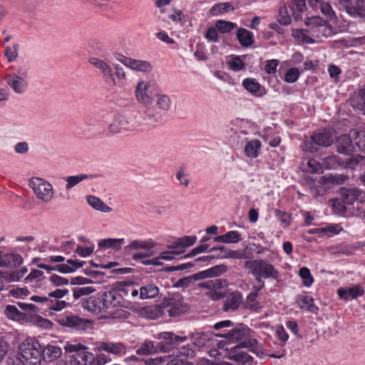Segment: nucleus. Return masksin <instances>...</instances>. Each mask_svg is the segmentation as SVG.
<instances>
[{
    "label": "nucleus",
    "instance_id": "obj_1",
    "mask_svg": "<svg viewBox=\"0 0 365 365\" xmlns=\"http://www.w3.org/2000/svg\"><path fill=\"white\" fill-rule=\"evenodd\" d=\"M146 130L145 119L138 113L117 115L108 125V133L112 135L143 133Z\"/></svg>",
    "mask_w": 365,
    "mask_h": 365
},
{
    "label": "nucleus",
    "instance_id": "obj_2",
    "mask_svg": "<svg viewBox=\"0 0 365 365\" xmlns=\"http://www.w3.org/2000/svg\"><path fill=\"white\" fill-rule=\"evenodd\" d=\"M18 352L27 365H39L42 360V347L38 340L28 338L19 347Z\"/></svg>",
    "mask_w": 365,
    "mask_h": 365
},
{
    "label": "nucleus",
    "instance_id": "obj_3",
    "mask_svg": "<svg viewBox=\"0 0 365 365\" xmlns=\"http://www.w3.org/2000/svg\"><path fill=\"white\" fill-rule=\"evenodd\" d=\"M103 304L105 312L115 318L124 316L125 311L123 307H125V301L111 287V289L105 292L102 295Z\"/></svg>",
    "mask_w": 365,
    "mask_h": 365
},
{
    "label": "nucleus",
    "instance_id": "obj_4",
    "mask_svg": "<svg viewBox=\"0 0 365 365\" xmlns=\"http://www.w3.org/2000/svg\"><path fill=\"white\" fill-rule=\"evenodd\" d=\"M225 336L232 342H239L234 348L245 347L252 351L257 348V340L250 337V329L246 327L234 329L225 334Z\"/></svg>",
    "mask_w": 365,
    "mask_h": 365
},
{
    "label": "nucleus",
    "instance_id": "obj_5",
    "mask_svg": "<svg viewBox=\"0 0 365 365\" xmlns=\"http://www.w3.org/2000/svg\"><path fill=\"white\" fill-rule=\"evenodd\" d=\"M29 185L32 189L37 199L43 202H51L54 197V189L53 185L47 180L41 178H32Z\"/></svg>",
    "mask_w": 365,
    "mask_h": 365
},
{
    "label": "nucleus",
    "instance_id": "obj_6",
    "mask_svg": "<svg viewBox=\"0 0 365 365\" xmlns=\"http://www.w3.org/2000/svg\"><path fill=\"white\" fill-rule=\"evenodd\" d=\"M245 267L250 269L252 274H258L264 278H276L277 272L273 265L263 259L246 261Z\"/></svg>",
    "mask_w": 365,
    "mask_h": 365
},
{
    "label": "nucleus",
    "instance_id": "obj_7",
    "mask_svg": "<svg viewBox=\"0 0 365 365\" xmlns=\"http://www.w3.org/2000/svg\"><path fill=\"white\" fill-rule=\"evenodd\" d=\"M66 352H74L70 356L69 361L71 365H88V359L91 357V352L86 351L87 347L81 344H66L64 346Z\"/></svg>",
    "mask_w": 365,
    "mask_h": 365
},
{
    "label": "nucleus",
    "instance_id": "obj_8",
    "mask_svg": "<svg viewBox=\"0 0 365 365\" xmlns=\"http://www.w3.org/2000/svg\"><path fill=\"white\" fill-rule=\"evenodd\" d=\"M165 307L168 314L172 317H178L187 312L189 307L184 302L181 295L176 294L168 298L165 302Z\"/></svg>",
    "mask_w": 365,
    "mask_h": 365
},
{
    "label": "nucleus",
    "instance_id": "obj_9",
    "mask_svg": "<svg viewBox=\"0 0 365 365\" xmlns=\"http://www.w3.org/2000/svg\"><path fill=\"white\" fill-rule=\"evenodd\" d=\"M116 59L125 67L136 72L149 73L153 70L152 64L148 61L132 58L123 55H120Z\"/></svg>",
    "mask_w": 365,
    "mask_h": 365
},
{
    "label": "nucleus",
    "instance_id": "obj_10",
    "mask_svg": "<svg viewBox=\"0 0 365 365\" xmlns=\"http://www.w3.org/2000/svg\"><path fill=\"white\" fill-rule=\"evenodd\" d=\"M306 25L309 27L312 34L317 38L328 36L331 32V28L319 16L308 18L306 21Z\"/></svg>",
    "mask_w": 365,
    "mask_h": 365
},
{
    "label": "nucleus",
    "instance_id": "obj_11",
    "mask_svg": "<svg viewBox=\"0 0 365 365\" xmlns=\"http://www.w3.org/2000/svg\"><path fill=\"white\" fill-rule=\"evenodd\" d=\"M88 62L101 72L103 78L106 81L113 85L116 84L113 67L108 61L97 57H91L88 59Z\"/></svg>",
    "mask_w": 365,
    "mask_h": 365
},
{
    "label": "nucleus",
    "instance_id": "obj_12",
    "mask_svg": "<svg viewBox=\"0 0 365 365\" xmlns=\"http://www.w3.org/2000/svg\"><path fill=\"white\" fill-rule=\"evenodd\" d=\"M158 339H163L164 341L160 342V351L166 352L173 346L179 345L182 342L187 341V336H180L174 334L173 332L165 331L158 334Z\"/></svg>",
    "mask_w": 365,
    "mask_h": 365
},
{
    "label": "nucleus",
    "instance_id": "obj_13",
    "mask_svg": "<svg viewBox=\"0 0 365 365\" xmlns=\"http://www.w3.org/2000/svg\"><path fill=\"white\" fill-rule=\"evenodd\" d=\"M361 138V134L356 130H351L349 135H340L336 140L337 151L345 155H350L353 151V145L351 138Z\"/></svg>",
    "mask_w": 365,
    "mask_h": 365
},
{
    "label": "nucleus",
    "instance_id": "obj_14",
    "mask_svg": "<svg viewBox=\"0 0 365 365\" xmlns=\"http://www.w3.org/2000/svg\"><path fill=\"white\" fill-rule=\"evenodd\" d=\"M150 81H140L135 87V97L138 102L145 106H149L153 102V98L150 93Z\"/></svg>",
    "mask_w": 365,
    "mask_h": 365
},
{
    "label": "nucleus",
    "instance_id": "obj_15",
    "mask_svg": "<svg viewBox=\"0 0 365 365\" xmlns=\"http://www.w3.org/2000/svg\"><path fill=\"white\" fill-rule=\"evenodd\" d=\"M351 16H365V0H339Z\"/></svg>",
    "mask_w": 365,
    "mask_h": 365
},
{
    "label": "nucleus",
    "instance_id": "obj_16",
    "mask_svg": "<svg viewBox=\"0 0 365 365\" xmlns=\"http://www.w3.org/2000/svg\"><path fill=\"white\" fill-rule=\"evenodd\" d=\"M95 349L117 356H123L127 352V346L122 342L100 341L96 344Z\"/></svg>",
    "mask_w": 365,
    "mask_h": 365
},
{
    "label": "nucleus",
    "instance_id": "obj_17",
    "mask_svg": "<svg viewBox=\"0 0 365 365\" xmlns=\"http://www.w3.org/2000/svg\"><path fill=\"white\" fill-rule=\"evenodd\" d=\"M31 300L45 305L48 309L56 312L61 311L66 307L68 303L64 300L54 299L49 296L41 297L34 295L31 297Z\"/></svg>",
    "mask_w": 365,
    "mask_h": 365
},
{
    "label": "nucleus",
    "instance_id": "obj_18",
    "mask_svg": "<svg viewBox=\"0 0 365 365\" xmlns=\"http://www.w3.org/2000/svg\"><path fill=\"white\" fill-rule=\"evenodd\" d=\"M341 195L344 207L353 205L355 202L358 203L364 202V194L357 188L342 189Z\"/></svg>",
    "mask_w": 365,
    "mask_h": 365
},
{
    "label": "nucleus",
    "instance_id": "obj_19",
    "mask_svg": "<svg viewBox=\"0 0 365 365\" xmlns=\"http://www.w3.org/2000/svg\"><path fill=\"white\" fill-rule=\"evenodd\" d=\"M9 86L18 94L24 93L28 88L27 80L16 73H11L6 76Z\"/></svg>",
    "mask_w": 365,
    "mask_h": 365
},
{
    "label": "nucleus",
    "instance_id": "obj_20",
    "mask_svg": "<svg viewBox=\"0 0 365 365\" xmlns=\"http://www.w3.org/2000/svg\"><path fill=\"white\" fill-rule=\"evenodd\" d=\"M84 262L74 260V259H68L66 263L57 264L56 266H51L46 264V268L45 270L47 271H58L63 274H68L72 273L76 271L78 269L82 267L84 264Z\"/></svg>",
    "mask_w": 365,
    "mask_h": 365
},
{
    "label": "nucleus",
    "instance_id": "obj_21",
    "mask_svg": "<svg viewBox=\"0 0 365 365\" xmlns=\"http://www.w3.org/2000/svg\"><path fill=\"white\" fill-rule=\"evenodd\" d=\"M364 290L359 284H355L349 287H340L337 290L339 297L345 301H350L356 299L364 294Z\"/></svg>",
    "mask_w": 365,
    "mask_h": 365
},
{
    "label": "nucleus",
    "instance_id": "obj_22",
    "mask_svg": "<svg viewBox=\"0 0 365 365\" xmlns=\"http://www.w3.org/2000/svg\"><path fill=\"white\" fill-rule=\"evenodd\" d=\"M60 324L76 330L85 329L89 323L88 320L81 319L76 315H67L58 320Z\"/></svg>",
    "mask_w": 365,
    "mask_h": 365
},
{
    "label": "nucleus",
    "instance_id": "obj_23",
    "mask_svg": "<svg viewBox=\"0 0 365 365\" xmlns=\"http://www.w3.org/2000/svg\"><path fill=\"white\" fill-rule=\"evenodd\" d=\"M82 307L84 309L94 314L105 312L104 308L102 307H103L102 298L90 297L82 302Z\"/></svg>",
    "mask_w": 365,
    "mask_h": 365
},
{
    "label": "nucleus",
    "instance_id": "obj_24",
    "mask_svg": "<svg viewBox=\"0 0 365 365\" xmlns=\"http://www.w3.org/2000/svg\"><path fill=\"white\" fill-rule=\"evenodd\" d=\"M242 296L240 292H232L225 300L222 307L225 312H234L242 303Z\"/></svg>",
    "mask_w": 365,
    "mask_h": 365
},
{
    "label": "nucleus",
    "instance_id": "obj_25",
    "mask_svg": "<svg viewBox=\"0 0 365 365\" xmlns=\"http://www.w3.org/2000/svg\"><path fill=\"white\" fill-rule=\"evenodd\" d=\"M242 86L249 93L255 96L262 97L265 94L264 89H262L260 84L254 78H245Z\"/></svg>",
    "mask_w": 365,
    "mask_h": 365
},
{
    "label": "nucleus",
    "instance_id": "obj_26",
    "mask_svg": "<svg viewBox=\"0 0 365 365\" xmlns=\"http://www.w3.org/2000/svg\"><path fill=\"white\" fill-rule=\"evenodd\" d=\"M226 271V267L224 265L215 266L207 270L200 272L191 277H193V282L195 280L202 279L206 277H212L219 276Z\"/></svg>",
    "mask_w": 365,
    "mask_h": 365
},
{
    "label": "nucleus",
    "instance_id": "obj_27",
    "mask_svg": "<svg viewBox=\"0 0 365 365\" xmlns=\"http://www.w3.org/2000/svg\"><path fill=\"white\" fill-rule=\"evenodd\" d=\"M297 302L300 309L307 312L317 314L319 308L314 303V299L310 295H302L297 298Z\"/></svg>",
    "mask_w": 365,
    "mask_h": 365
},
{
    "label": "nucleus",
    "instance_id": "obj_28",
    "mask_svg": "<svg viewBox=\"0 0 365 365\" xmlns=\"http://www.w3.org/2000/svg\"><path fill=\"white\" fill-rule=\"evenodd\" d=\"M213 240L215 242L230 244L237 243L240 242L242 238L241 234L238 231L231 230L228 231L224 235L214 237Z\"/></svg>",
    "mask_w": 365,
    "mask_h": 365
},
{
    "label": "nucleus",
    "instance_id": "obj_29",
    "mask_svg": "<svg viewBox=\"0 0 365 365\" xmlns=\"http://www.w3.org/2000/svg\"><path fill=\"white\" fill-rule=\"evenodd\" d=\"M62 354L61 349L58 346L47 345L42 349V359L46 361H53Z\"/></svg>",
    "mask_w": 365,
    "mask_h": 365
},
{
    "label": "nucleus",
    "instance_id": "obj_30",
    "mask_svg": "<svg viewBox=\"0 0 365 365\" xmlns=\"http://www.w3.org/2000/svg\"><path fill=\"white\" fill-rule=\"evenodd\" d=\"M262 143L259 140L255 139L247 142L245 145L244 153L247 158H256L258 151L261 148Z\"/></svg>",
    "mask_w": 365,
    "mask_h": 365
},
{
    "label": "nucleus",
    "instance_id": "obj_31",
    "mask_svg": "<svg viewBox=\"0 0 365 365\" xmlns=\"http://www.w3.org/2000/svg\"><path fill=\"white\" fill-rule=\"evenodd\" d=\"M86 200L88 204L92 207L93 209L101 211L103 212H110L112 210V208L107 205H106L100 198L93 196V195H88L86 197Z\"/></svg>",
    "mask_w": 365,
    "mask_h": 365
},
{
    "label": "nucleus",
    "instance_id": "obj_32",
    "mask_svg": "<svg viewBox=\"0 0 365 365\" xmlns=\"http://www.w3.org/2000/svg\"><path fill=\"white\" fill-rule=\"evenodd\" d=\"M160 351L159 344L155 346L151 341H145L142 343L136 350L138 355H150L154 354Z\"/></svg>",
    "mask_w": 365,
    "mask_h": 365
},
{
    "label": "nucleus",
    "instance_id": "obj_33",
    "mask_svg": "<svg viewBox=\"0 0 365 365\" xmlns=\"http://www.w3.org/2000/svg\"><path fill=\"white\" fill-rule=\"evenodd\" d=\"M212 334L209 332H195L191 335V340L196 346L202 347L208 344Z\"/></svg>",
    "mask_w": 365,
    "mask_h": 365
},
{
    "label": "nucleus",
    "instance_id": "obj_34",
    "mask_svg": "<svg viewBox=\"0 0 365 365\" xmlns=\"http://www.w3.org/2000/svg\"><path fill=\"white\" fill-rule=\"evenodd\" d=\"M124 244L123 238H107L98 242V247L103 249L112 248L118 250Z\"/></svg>",
    "mask_w": 365,
    "mask_h": 365
},
{
    "label": "nucleus",
    "instance_id": "obj_35",
    "mask_svg": "<svg viewBox=\"0 0 365 365\" xmlns=\"http://www.w3.org/2000/svg\"><path fill=\"white\" fill-rule=\"evenodd\" d=\"M234 9L235 7L231 3L222 2L213 5L210 9L209 13L211 16H220Z\"/></svg>",
    "mask_w": 365,
    "mask_h": 365
},
{
    "label": "nucleus",
    "instance_id": "obj_36",
    "mask_svg": "<svg viewBox=\"0 0 365 365\" xmlns=\"http://www.w3.org/2000/svg\"><path fill=\"white\" fill-rule=\"evenodd\" d=\"M233 354L229 355V358L233 361L243 365H250L253 360V358L245 351H238V348H235Z\"/></svg>",
    "mask_w": 365,
    "mask_h": 365
},
{
    "label": "nucleus",
    "instance_id": "obj_37",
    "mask_svg": "<svg viewBox=\"0 0 365 365\" xmlns=\"http://www.w3.org/2000/svg\"><path fill=\"white\" fill-rule=\"evenodd\" d=\"M159 294V288L153 284H149L140 288V298L141 299H153Z\"/></svg>",
    "mask_w": 365,
    "mask_h": 365
},
{
    "label": "nucleus",
    "instance_id": "obj_38",
    "mask_svg": "<svg viewBox=\"0 0 365 365\" xmlns=\"http://www.w3.org/2000/svg\"><path fill=\"white\" fill-rule=\"evenodd\" d=\"M95 175H93L86 174H78L76 175L68 176L66 178V189L71 190L84 180L93 179Z\"/></svg>",
    "mask_w": 365,
    "mask_h": 365
},
{
    "label": "nucleus",
    "instance_id": "obj_39",
    "mask_svg": "<svg viewBox=\"0 0 365 365\" xmlns=\"http://www.w3.org/2000/svg\"><path fill=\"white\" fill-rule=\"evenodd\" d=\"M313 136L317 146L329 147L334 141L331 134L329 132L316 133L314 134Z\"/></svg>",
    "mask_w": 365,
    "mask_h": 365
},
{
    "label": "nucleus",
    "instance_id": "obj_40",
    "mask_svg": "<svg viewBox=\"0 0 365 365\" xmlns=\"http://www.w3.org/2000/svg\"><path fill=\"white\" fill-rule=\"evenodd\" d=\"M237 37L242 46H251L253 43V34L245 29H240L237 32Z\"/></svg>",
    "mask_w": 365,
    "mask_h": 365
},
{
    "label": "nucleus",
    "instance_id": "obj_41",
    "mask_svg": "<svg viewBox=\"0 0 365 365\" xmlns=\"http://www.w3.org/2000/svg\"><path fill=\"white\" fill-rule=\"evenodd\" d=\"M257 296L258 295L256 292L250 293L247 296L244 303L245 307L254 312H259L262 309V306L257 300Z\"/></svg>",
    "mask_w": 365,
    "mask_h": 365
},
{
    "label": "nucleus",
    "instance_id": "obj_42",
    "mask_svg": "<svg viewBox=\"0 0 365 365\" xmlns=\"http://www.w3.org/2000/svg\"><path fill=\"white\" fill-rule=\"evenodd\" d=\"M43 272L39 269H34L25 278V282L27 284H31V286L36 288L41 284L42 277Z\"/></svg>",
    "mask_w": 365,
    "mask_h": 365
},
{
    "label": "nucleus",
    "instance_id": "obj_43",
    "mask_svg": "<svg viewBox=\"0 0 365 365\" xmlns=\"http://www.w3.org/2000/svg\"><path fill=\"white\" fill-rule=\"evenodd\" d=\"M155 242L151 240H133L128 247L131 250H148L155 247Z\"/></svg>",
    "mask_w": 365,
    "mask_h": 365
},
{
    "label": "nucleus",
    "instance_id": "obj_44",
    "mask_svg": "<svg viewBox=\"0 0 365 365\" xmlns=\"http://www.w3.org/2000/svg\"><path fill=\"white\" fill-rule=\"evenodd\" d=\"M155 104L158 108L164 111H167L170 109L171 106L170 98L166 94H157Z\"/></svg>",
    "mask_w": 365,
    "mask_h": 365
},
{
    "label": "nucleus",
    "instance_id": "obj_45",
    "mask_svg": "<svg viewBox=\"0 0 365 365\" xmlns=\"http://www.w3.org/2000/svg\"><path fill=\"white\" fill-rule=\"evenodd\" d=\"M322 14L329 21H334L336 19L335 12L334 11L332 6L328 2L322 1L318 6Z\"/></svg>",
    "mask_w": 365,
    "mask_h": 365
},
{
    "label": "nucleus",
    "instance_id": "obj_46",
    "mask_svg": "<svg viewBox=\"0 0 365 365\" xmlns=\"http://www.w3.org/2000/svg\"><path fill=\"white\" fill-rule=\"evenodd\" d=\"M4 314L7 318L14 321L23 319L22 313L14 305H7L4 309Z\"/></svg>",
    "mask_w": 365,
    "mask_h": 365
},
{
    "label": "nucleus",
    "instance_id": "obj_47",
    "mask_svg": "<svg viewBox=\"0 0 365 365\" xmlns=\"http://www.w3.org/2000/svg\"><path fill=\"white\" fill-rule=\"evenodd\" d=\"M178 240L180 243V250H176V252L180 255L185 252L186 247H190L195 243L197 237L196 236H184L178 238Z\"/></svg>",
    "mask_w": 365,
    "mask_h": 365
},
{
    "label": "nucleus",
    "instance_id": "obj_48",
    "mask_svg": "<svg viewBox=\"0 0 365 365\" xmlns=\"http://www.w3.org/2000/svg\"><path fill=\"white\" fill-rule=\"evenodd\" d=\"M5 262V267H16L22 264L23 258L19 254L6 253Z\"/></svg>",
    "mask_w": 365,
    "mask_h": 365
},
{
    "label": "nucleus",
    "instance_id": "obj_49",
    "mask_svg": "<svg viewBox=\"0 0 365 365\" xmlns=\"http://www.w3.org/2000/svg\"><path fill=\"white\" fill-rule=\"evenodd\" d=\"M292 3L290 4V8L293 12L294 16L297 19L299 17V14L301 12L304 11L306 8V1L305 0H291Z\"/></svg>",
    "mask_w": 365,
    "mask_h": 365
},
{
    "label": "nucleus",
    "instance_id": "obj_50",
    "mask_svg": "<svg viewBox=\"0 0 365 365\" xmlns=\"http://www.w3.org/2000/svg\"><path fill=\"white\" fill-rule=\"evenodd\" d=\"M199 287L202 288H205L210 290H218L223 287V284L221 279H213L210 280H207L204 282H201L199 284Z\"/></svg>",
    "mask_w": 365,
    "mask_h": 365
},
{
    "label": "nucleus",
    "instance_id": "obj_51",
    "mask_svg": "<svg viewBox=\"0 0 365 365\" xmlns=\"http://www.w3.org/2000/svg\"><path fill=\"white\" fill-rule=\"evenodd\" d=\"M299 275L303 280V284L309 287L313 284L314 278L311 274L310 270L306 267H302L299 271Z\"/></svg>",
    "mask_w": 365,
    "mask_h": 365
},
{
    "label": "nucleus",
    "instance_id": "obj_52",
    "mask_svg": "<svg viewBox=\"0 0 365 365\" xmlns=\"http://www.w3.org/2000/svg\"><path fill=\"white\" fill-rule=\"evenodd\" d=\"M215 26L221 33H229L237 27V24L230 21L218 20L215 23Z\"/></svg>",
    "mask_w": 365,
    "mask_h": 365
},
{
    "label": "nucleus",
    "instance_id": "obj_53",
    "mask_svg": "<svg viewBox=\"0 0 365 365\" xmlns=\"http://www.w3.org/2000/svg\"><path fill=\"white\" fill-rule=\"evenodd\" d=\"M112 287L122 297V300H124V297L130 294L131 286L118 282L113 284Z\"/></svg>",
    "mask_w": 365,
    "mask_h": 365
},
{
    "label": "nucleus",
    "instance_id": "obj_54",
    "mask_svg": "<svg viewBox=\"0 0 365 365\" xmlns=\"http://www.w3.org/2000/svg\"><path fill=\"white\" fill-rule=\"evenodd\" d=\"M277 21L280 24L284 26H287L291 24L292 18L289 15L287 7L282 6L279 9Z\"/></svg>",
    "mask_w": 365,
    "mask_h": 365
},
{
    "label": "nucleus",
    "instance_id": "obj_55",
    "mask_svg": "<svg viewBox=\"0 0 365 365\" xmlns=\"http://www.w3.org/2000/svg\"><path fill=\"white\" fill-rule=\"evenodd\" d=\"M19 49V45L18 43H14L12 46L6 47L4 56L9 62L14 61L17 58Z\"/></svg>",
    "mask_w": 365,
    "mask_h": 365
},
{
    "label": "nucleus",
    "instance_id": "obj_56",
    "mask_svg": "<svg viewBox=\"0 0 365 365\" xmlns=\"http://www.w3.org/2000/svg\"><path fill=\"white\" fill-rule=\"evenodd\" d=\"M95 291L96 289L93 287H76L73 289V296L74 299H77L83 296L88 295Z\"/></svg>",
    "mask_w": 365,
    "mask_h": 365
},
{
    "label": "nucleus",
    "instance_id": "obj_57",
    "mask_svg": "<svg viewBox=\"0 0 365 365\" xmlns=\"http://www.w3.org/2000/svg\"><path fill=\"white\" fill-rule=\"evenodd\" d=\"M342 165L336 155H330L324 159L323 165L326 169H334L337 166Z\"/></svg>",
    "mask_w": 365,
    "mask_h": 365
},
{
    "label": "nucleus",
    "instance_id": "obj_58",
    "mask_svg": "<svg viewBox=\"0 0 365 365\" xmlns=\"http://www.w3.org/2000/svg\"><path fill=\"white\" fill-rule=\"evenodd\" d=\"M108 361L109 358L103 354L94 356V354L91 353V357L88 359V365H104Z\"/></svg>",
    "mask_w": 365,
    "mask_h": 365
},
{
    "label": "nucleus",
    "instance_id": "obj_59",
    "mask_svg": "<svg viewBox=\"0 0 365 365\" xmlns=\"http://www.w3.org/2000/svg\"><path fill=\"white\" fill-rule=\"evenodd\" d=\"M316 141L312 135L310 138L304 139L302 145V150L305 152L315 153L318 150Z\"/></svg>",
    "mask_w": 365,
    "mask_h": 365
},
{
    "label": "nucleus",
    "instance_id": "obj_60",
    "mask_svg": "<svg viewBox=\"0 0 365 365\" xmlns=\"http://www.w3.org/2000/svg\"><path fill=\"white\" fill-rule=\"evenodd\" d=\"M299 77V71L297 68L289 69L284 75V81L289 83L296 82Z\"/></svg>",
    "mask_w": 365,
    "mask_h": 365
},
{
    "label": "nucleus",
    "instance_id": "obj_61",
    "mask_svg": "<svg viewBox=\"0 0 365 365\" xmlns=\"http://www.w3.org/2000/svg\"><path fill=\"white\" fill-rule=\"evenodd\" d=\"M228 65L230 69L235 71H239L244 68L245 63L239 56L232 57L229 61Z\"/></svg>",
    "mask_w": 365,
    "mask_h": 365
},
{
    "label": "nucleus",
    "instance_id": "obj_62",
    "mask_svg": "<svg viewBox=\"0 0 365 365\" xmlns=\"http://www.w3.org/2000/svg\"><path fill=\"white\" fill-rule=\"evenodd\" d=\"M176 178L179 181L180 185L187 187L190 184L188 175L183 168H180L176 173Z\"/></svg>",
    "mask_w": 365,
    "mask_h": 365
},
{
    "label": "nucleus",
    "instance_id": "obj_63",
    "mask_svg": "<svg viewBox=\"0 0 365 365\" xmlns=\"http://www.w3.org/2000/svg\"><path fill=\"white\" fill-rule=\"evenodd\" d=\"M48 281L56 287L64 286L68 284V279L55 274L49 277Z\"/></svg>",
    "mask_w": 365,
    "mask_h": 365
},
{
    "label": "nucleus",
    "instance_id": "obj_64",
    "mask_svg": "<svg viewBox=\"0 0 365 365\" xmlns=\"http://www.w3.org/2000/svg\"><path fill=\"white\" fill-rule=\"evenodd\" d=\"M341 230V228L338 225H331L324 227H321L322 233L329 237L339 234Z\"/></svg>",
    "mask_w": 365,
    "mask_h": 365
}]
</instances>
